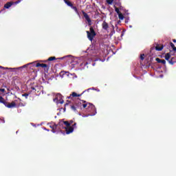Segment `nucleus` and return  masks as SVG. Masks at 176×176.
Segmentation results:
<instances>
[{"label": "nucleus", "instance_id": "f257e3e1", "mask_svg": "<svg viewBox=\"0 0 176 176\" xmlns=\"http://www.w3.org/2000/svg\"><path fill=\"white\" fill-rule=\"evenodd\" d=\"M82 107L86 109H91V111H95V113L91 115V116H94V115L97 113V110L96 109V106H94V104L87 102L86 100H82L79 98L76 100L74 104L71 106V109H72V111L74 112H76V109H78V108H82Z\"/></svg>", "mask_w": 176, "mask_h": 176}, {"label": "nucleus", "instance_id": "f03ea898", "mask_svg": "<svg viewBox=\"0 0 176 176\" xmlns=\"http://www.w3.org/2000/svg\"><path fill=\"white\" fill-rule=\"evenodd\" d=\"M0 104H3L6 108H16L17 105L16 104V102L12 101L11 103H8L7 101L5 100V98L3 97L0 96Z\"/></svg>", "mask_w": 176, "mask_h": 176}, {"label": "nucleus", "instance_id": "7ed1b4c3", "mask_svg": "<svg viewBox=\"0 0 176 176\" xmlns=\"http://www.w3.org/2000/svg\"><path fill=\"white\" fill-rule=\"evenodd\" d=\"M69 58V63H70L72 64V65H76L78 64H79V61L80 60L78 59L77 58H74L72 55H68L67 56L65 57H62V58H59V60H63V58Z\"/></svg>", "mask_w": 176, "mask_h": 176}, {"label": "nucleus", "instance_id": "20e7f679", "mask_svg": "<svg viewBox=\"0 0 176 176\" xmlns=\"http://www.w3.org/2000/svg\"><path fill=\"white\" fill-rule=\"evenodd\" d=\"M87 35L89 41L93 42V39H94V37L96 36V35H97V33H96V31H94V28L91 26L89 28V32L87 31Z\"/></svg>", "mask_w": 176, "mask_h": 176}, {"label": "nucleus", "instance_id": "39448f33", "mask_svg": "<svg viewBox=\"0 0 176 176\" xmlns=\"http://www.w3.org/2000/svg\"><path fill=\"white\" fill-rule=\"evenodd\" d=\"M165 60H166V61H168L170 65H174L175 63H176L175 58L171 57V54H170V53L166 54Z\"/></svg>", "mask_w": 176, "mask_h": 176}, {"label": "nucleus", "instance_id": "423d86ee", "mask_svg": "<svg viewBox=\"0 0 176 176\" xmlns=\"http://www.w3.org/2000/svg\"><path fill=\"white\" fill-rule=\"evenodd\" d=\"M38 67H41V68H44V71L45 72H48L49 69H50V65H47L45 63H36V67L38 68Z\"/></svg>", "mask_w": 176, "mask_h": 176}, {"label": "nucleus", "instance_id": "0eeeda50", "mask_svg": "<svg viewBox=\"0 0 176 176\" xmlns=\"http://www.w3.org/2000/svg\"><path fill=\"white\" fill-rule=\"evenodd\" d=\"M89 90H90V89L84 91L81 94H78L76 92H72V94H70L69 96L67 97V98L71 99L75 97H80L83 95L84 93H86V91H89Z\"/></svg>", "mask_w": 176, "mask_h": 176}, {"label": "nucleus", "instance_id": "6e6552de", "mask_svg": "<svg viewBox=\"0 0 176 176\" xmlns=\"http://www.w3.org/2000/svg\"><path fill=\"white\" fill-rule=\"evenodd\" d=\"M20 2H21V0H18L15 2H13V1L8 2L7 3H6L4 5V8H6V9H9V8H10L12 6V5H17V4L20 3Z\"/></svg>", "mask_w": 176, "mask_h": 176}, {"label": "nucleus", "instance_id": "1a4fd4ad", "mask_svg": "<svg viewBox=\"0 0 176 176\" xmlns=\"http://www.w3.org/2000/svg\"><path fill=\"white\" fill-rule=\"evenodd\" d=\"M82 13L85 20L87 21L88 25H91V19H90V16H89V14H87V13H86L83 10L82 11Z\"/></svg>", "mask_w": 176, "mask_h": 176}, {"label": "nucleus", "instance_id": "9d476101", "mask_svg": "<svg viewBox=\"0 0 176 176\" xmlns=\"http://www.w3.org/2000/svg\"><path fill=\"white\" fill-rule=\"evenodd\" d=\"M30 86L31 90H34V93H36V91L37 93H39V91H38V85H35V83H33V84H30Z\"/></svg>", "mask_w": 176, "mask_h": 176}, {"label": "nucleus", "instance_id": "9b49d317", "mask_svg": "<svg viewBox=\"0 0 176 176\" xmlns=\"http://www.w3.org/2000/svg\"><path fill=\"white\" fill-rule=\"evenodd\" d=\"M163 47H164V45L162 44H157L155 46V50H157V52H162L163 50Z\"/></svg>", "mask_w": 176, "mask_h": 176}, {"label": "nucleus", "instance_id": "f8f14e48", "mask_svg": "<svg viewBox=\"0 0 176 176\" xmlns=\"http://www.w3.org/2000/svg\"><path fill=\"white\" fill-rule=\"evenodd\" d=\"M66 130V134H71V133H74V126H69L67 128H65Z\"/></svg>", "mask_w": 176, "mask_h": 176}, {"label": "nucleus", "instance_id": "ddd939ff", "mask_svg": "<svg viewBox=\"0 0 176 176\" xmlns=\"http://www.w3.org/2000/svg\"><path fill=\"white\" fill-rule=\"evenodd\" d=\"M102 27L103 30H105V31H107L108 30V28H109V25H108V23H107V21H104L102 24Z\"/></svg>", "mask_w": 176, "mask_h": 176}, {"label": "nucleus", "instance_id": "4468645a", "mask_svg": "<svg viewBox=\"0 0 176 176\" xmlns=\"http://www.w3.org/2000/svg\"><path fill=\"white\" fill-rule=\"evenodd\" d=\"M155 61H157V63H158V64H163L164 65H165V64H166V60H164V59H160L159 58H156Z\"/></svg>", "mask_w": 176, "mask_h": 176}, {"label": "nucleus", "instance_id": "2eb2a0df", "mask_svg": "<svg viewBox=\"0 0 176 176\" xmlns=\"http://www.w3.org/2000/svg\"><path fill=\"white\" fill-rule=\"evenodd\" d=\"M58 126V124H54L53 125L50 126V129H52V131L53 133H56V130L57 129Z\"/></svg>", "mask_w": 176, "mask_h": 176}, {"label": "nucleus", "instance_id": "dca6fc26", "mask_svg": "<svg viewBox=\"0 0 176 176\" xmlns=\"http://www.w3.org/2000/svg\"><path fill=\"white\" fill-rule=\"evenodd\" d=\"M65 3H66V5H67V6H69L70 8H72V6H74V4H72V3H71V1H69V0H64Z\"/></svg>", "mask_w": 176, "mask_h": 176}, {"label": "nucleus", "instance_id": "f3484780", "mask_svg": "<svg viewBox=\"0 0 176 176\" xmlns=\"http://www.w3.org/2000/svg\"><path fill=\"white\" fill-rule=\"evenodd\" d=\"M87 64H89V63L85 61V62H82L80 64V67L82 69H85L86 68V65H87Z\"/></svg>", "mask_w": 176, "mask_h": 176}, {"label": "nucleus", "instance_id": "a211bd4d", "mask_svg": "<svg viewBox=\"0 0 176 176\" xmlns=\"http://www.w3.org/2000/svg\"><path fill=\"white\" fill-rule=\"evenodd\" d=\"M62 123H63V124H65V126H67L66 128L69 127L71 126V124L68 121H63Z\"/></svg>", "mask_w": 176, "mask_h": 176}, {"label": "nucleus", "instance_id": "6ab92c4d", "mask_svg": "<svg viewBox=\"0 0 176 176\" xmlns=\"http://www.w3.org/2000/svg\"><path fill=\"white\" fill-rule=\"evenodd\" d=\"M1 69H17V68H11V67H3L2 66H0Z\"/></svg>", "mask_w": 176, "mask_h": 176}, {"label": "nucleus", "instance_id": "aec40b11", "mask_svg": "<svg viewBox=\"0 0 176 176\" xmlns=\"http://www.w3.org/2000/svg\"><path fill=\"white\" fill-rule=\"evenodd\" d=\"M118 18L120 20H123V19H124V16H123V14L120 12V14H118Z\"/></svg>", "mask_w": 176, "mask_h": 176}, {"label": "nucleus", "instance_id": "412c9836", "mask_svg": "<svg viewBox=\"0 0 176 176\" xmlns=\"http://www.w3.org/2000/svg\"><path fill=\"white\" fill-rule=\"evenodd\" d=\"M170 47H172L173 52H175L176 47H175V45H174V43H170Z\"/></svg>", "mask_w": 176, "mask_h": 176}, {"label": "nucleus", "instance_id": "4be33fe9", "mask_svg": "<svg viewBox=\"0 0 176 176\" xmlns=\"http://www.w3.org/2000/svg\"><path fill=\"white\" fill-rule=\"evenodd\" d=\"M54 60H56V56H51L47 59V61H54Z\"/></svg>", "mask_w": 176, "mask_h": 176}, {"label": "nucleus", "instance_id": "5701e85b", "mask_svg": "<svg viewBox=\"0 0 176 176\" xmlns=\"http://www.w3.org/2000/svg\"><path fill=\"white\" fill-rule=\"evenodd\" d=\"M145 58V54H140V60L142 61H144V59Z\"/></svg>", "mask_w": 176, "mask_h": 176}, {"label": "nucleus", "instance_id": "b1692460", "mask_svg": "<svg viewBox=\"0 0 176 176\" xmlns=\"http://www.w3.org/2000/svg\"><path fill=\"white\" fill-rule=\"evenodd\" d=\"M72 9L74 10V11L76 12V13H79V12L78 11V8H76V6H72Z\"/></svg>", "mask_w": 176, "mask_h": 176}, {"label": "nucleus", "instance_id": "393cba45", "mask_svg": "<svg viewBox=\"0 0 176 176\" xmlns=\"http://www.w3.org/2000/svg\"><path fill=\"white\" fill-rule=\"evenodd\" d=\"M23 97H25V98H28V96H30V94L28 93H25L22 94Z\"/></svg>", "mask_w": 176, "mask_h": 176}, {"label": "nucleus", "instance_id": "a878e982", "mask_svg": "<svg viewBox=\"0 0 176 176\" xmlns=\"http://www.w3.org/2000/svg\"><path fill=\"white\" fill-rule=\"evenodd\" d=\"M107 3L109 5H112V3H113V0H107Z\"/></svg>", "mask_w": 176, "mask_h": 176}, {"label": "nucleus", "instance_id": "bb28decb", "mask_svg": "<svg viewBox=\"0 0 176 176\" xmlns=\"http://www.w3.org/2000/svg\"><path fill=\"white\" fill-rule=\"evenodd\" d=\"M115 10L118 14H119L120 13V10L117 7H115Z\"/></svg>", "mask_w": 176, "mask_h": 176}, {"label": "nucleus", "instance_id": "cd10ccee", "mask_svg": "<svg viewBox=\"0 0 176 176\" xmlns=\"http://www.w3.org/2000/svg\"><path fill=\"white\" fill-rule=\"evenodd\" d=\"M72 127H74V129H76V122H74Z\"/></svg>", "mask_w": 176, "mask_h": 176}, {"label": "nucleus", "instance_id": "c85d7f7f", "mask_svg": "<svg viewBox=\"0 0 176 176\" xmlns=\"http://www.w3.org/2000/svg\"><path fill=\"white\" fill-rule=\"evenodd\" d=\"M0 91H1V93H5V89H0Z\"/></svg>", "mask_w": 176, "mask_h": 176}, {"label": "nucleus", "instance_id": "c756f323", "mask_svg": "<svg viewBox=\"0 0 176 176\" xmlns=\"http://www.w3.org/2000/svg\"><path fill=\"white\" fill-rule=\"evenodd\" d=\"M54 102L57 101V102L58 103V98H54Z\"/></svg>", "mask_w": 176, "mask_h": 176}, {"label": "nucleus", "instance_id": "7c9ffc66", "mask_svg": "<svg viewBox=\"0 0 176 176\" xmlns=\"http://www.w3.org/2000/svg\"><path fill=\"white\" fill-rule=\"evenodd\" d=\"M60 104H64V100H60Z\"/></svg>", "mask_w": 176, "mask_h": 176}, {"label": "nucleus", "instance_id": "2f4dec72", "mask_svg": "<svg viewBox=\"0 0 176 176\" xmlns=\"http://www.w3.org/2000/svg\"><path fill=\"white\" fill-rule=\"evenodd\" d=\"M69 123L70 124V125H72V123H74V120H70Z\"/></svg>", "mask_w": 176, "mask_h": 176}, {"label": "nucleus", "instance_id": "473e14b6", "mask_svg": "<svg viewBox=\"0 0 176 176\" xmlns=\"http://www.w3.org/2000/svg\"><path fill=\"white\" fill-rule=\"evenodd\" d=\"M173 42L174 43H176V39H173Z\"/></svg>", "mask_w": 176, "mask_h": 176}, {"label": "nucleus", "instance_id": "72a5a7b5", "mask_svg": "<svg viewBox=\"0 0 176 176\" xmlns=\"http://www.w3.org/2000/svg\"><path fill=\"white\" fill-rule=\"evenodd\" d=\"M87 116H90V115H87V116H84L83 118H86Z\"/></svg>", "mask_w": 176, "mask_h": 176}, {"label": "nucleus", "instance_id": "f704fd0d", "mask_svg": "<svg viewBox=\"0 0 176 176\" xmlns=\"http://www.w3.org/2000/svg\"><path fill=\"white\" fill-rule=\"evenodd\" d=\"M61 123H63V122H60L59 123V126H60V125H61Z\"/></svg>", "mask_w": 176, "mask_h": 176}, {"label": "nucleus", "instance_id": "c9c22d12", "mask_svg": "<svg viewBox=\"0 0 176 176\" xmlns=\"http://www.w3.org/2000/svg\"><path fill=\"white\" fill-rule=\"evenodd\" d=\"M175 53H176V48H175Z\"/></svg>", "mask_w": 176, "mask_h": 176}, {"label": "nucleus", "instance_id": "e433bc0d", "mask_svg": "<svg viewBox=\"0 0 176 176\" xmlns=\"http://www.w3.org/2000/svg\"><path fill=\"white\" fill-rule=\"evenodd\" d=\"M47 60H45L44 63H46Z\"/></svg>", "mask_w": 176, "mask_h": 176}, {"label": "nucleus", "instance_id": "4c0bfd02", "mask_svg": "<svg viewBox=\"0 0 176 176\" xmlns=\"http://www.w3.org/2000/svg\"><path fill=\"white\" fill-rule=\"evenodd\" d=\"M121 36H123V34H121Z\"/></svg>", "mask_w": 176, "mask_h": 176}, {"label": "nucleus", "instance_id": "58836bf2", "mask_svg": "<svg viewBox=\"0 0 176 176\" xmlns=\"http://www.w3.org/2000/svg\"><path fill=\"white\" fill-rule=\"evenodd\" d=\"M21 1H23V0H21Z\"/></svg>", "mask_w": 176, "mask_h": 176}]
</instances>
